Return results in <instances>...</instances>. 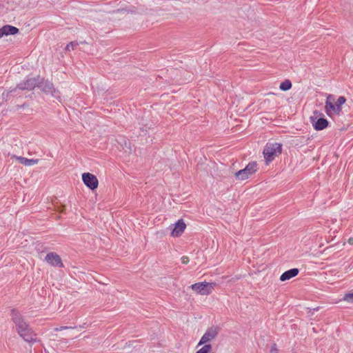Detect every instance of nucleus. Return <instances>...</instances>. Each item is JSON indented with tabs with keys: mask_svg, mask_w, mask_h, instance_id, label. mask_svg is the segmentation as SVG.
<instances>
[{
	"mask_svg": "<svg viewBox=\"0 0 353 353\" xmlns=\"http://www.w3.org/2000/svg\"><path fill=\"white\" fill-rule=\"evenodd\" d=\"M82 180L84 184L90 190H93L97 188L99 181L96 176L89 172H85L82 174Z\"/></svg>",
	"mask_w": 353,
	"mask_h": 353,
	"instance_id": "8",
	"label": "nucleus"
},
{
	"mask_svg": "<svg viewBox=\"0 0 353 353\" xmlns=\"http://www.w3.org/2000/svg\"><path fill=\"white\" fill-rule=\"evenodd\" d=\"M212 350L210 344L204 345L201 349L196 352V353H210Z\"/></svg>",
	"mask_w": 353,
	"mask_h": 353,
	"instance_id": "17",
	"label": "nucleus"
},
{
	"mask_svg": "<svg viewBox=\"0 0 353 353\" xmlns=\"http://www.w3.org/2000/svg\"><path fill=\"white\" fill-rule=\"evenodd\" d=\"M299 272V269L297 268H292L288 271H285L283 272L281 276H280V280L281 281H285L287 280H289L294 276H296Z\"/></svg>",
	"mask_w": 353,
	"mask_h": 353,
	"instance_id": "15",
	"label": "nucleus"
},
{
	"mask_svg": "<svg viewBox=\"0 0 353 353\" xmlns=\"http://www.w3.org/2000/svg\"><path fill=\"white\" fill-rule=\"evenodd\" d=\"M321 115V113H320L318 111H314V115L310 117L314 129L316 130H322L325 129L328 125V121H327V119L324 118L317 119L318 117Z\"/></svg>",
	"mask_w": 353,
	"mask_h": 353,
	"instance_id": "7",
	"label": "nucleus"
},
{
	"mask_svg": "<svg viewBox=\"0 0 353 353\" xmlns=\"http://www.w3.org/2000/svg\"><path fill=\"white\" fill-rule=\"evenodd\" d=\"M334 95L329 94L327 97L325 110L327 114L331 117L334 114H339L341 110V107L336 105Z\"/></svg>",
	"mask_w": 353,
	"mask_h": 353,
	"instance_id": "5",
	"label": "nucleus"
},
{
	"mask_svg": "<svg viewBox=\"0 0 353 353\" xmlns=\"http://www.w3.org/2000/svg\"><path fill=\"white\" fill-rule=\"evenodd\" d=\"M345 101H346V99L344 97H339L335 103L336 104V105L341 107V105H343L345 103Z\"/></svg>",
	"mask_w": 353,
	"mask_h": 353,
	"instance_id": "20",
	"label": "nucleus"
},
{
	"mask_svg": "<svg viewBox=\"0 0 353 353\" xmlns=\"http://www.w3.org/2000/svg\"><path fill=\"white\" fill-rule=\"evenodd\" d=\"M12 319L16 325L19 335L27 342L36 341V334L32 332L29 325L24 321L21 314L13 310Z\"/></svg>",
	"mask_w": 353,
	"mask_h": 353,
	"instance_id": "1",
	"label": "nucleus"
},
{
	"mask_svg": "<svg viewBox=\"0 0 353 353\" xmlns=\"http://www.w3.org/2000/svg\"><path fill=\"white\" fill-rule=\"evenodd\" d=\"M280 89L283 91H287L292 88V83L290 80H285L279 86Z\"/></svg>",
	"mask_w": 353,
	"mask_h": 353,
	"instance_id": "16",
	"label": "nucleus"
},
{
	"mask_svg": "<svg viewBox=\"0 0 353 353\" xmlns=\"http://www.w3.org/2000/svg\"><path fill=\"white\" fill-rule=\"evenodd\" d=\"M126 10L125 9H121V10H118L117 13H125L126 12Z\"/></svg>",
	"mask_w": 353,
	"mask_h": 353,
	"instance_id": "24",
	"label": "nucleus"
},
{
	"mask_svg": "<svg viewBox=\"0 0 353 353\" xmlns=\"http://www.w3.org/2000/svg\"><path fill=\"white\" fill-rule=\"evenodd\" d=\"M214 286L215 283H214L201 282L192 285L191 288L199 294L208 295L212 293Z\"/></svg>",
	"mask_w": 353,
	"mask_h": 353,
	"instance_id": "4",
	"label": "nucleus"
},
{
	"mask_svg": "<svg viewBox=\"0 0 353 353\" xmlns=\"http://www.w3.org/2000/svg\"><path fill=\"white\" fill-rule=\"evenodd\" d=\"M282 152V145L279 143H268L263 150L264 158L267 163L272 161Z\"/></svg>",
	"mask_w": 353,
	"mask_h": 353,
	"instance_id": "2",
	"label": "nucleus"
},
{
	"mask_svg": "<svg viewBox=\"0 0 353 353\" xmlns=\"http://www.w3.org/2000/svg\"><path fill=\"white\" fill-rule=\"evenodd\" d=\"M218 332L216 328L211 327L208 329L200 339L197 346L205 345L207 343L210 342L216 336Z\"/></svg>",
	"mask_w": 353,
	"mask_h": 353,
	"instance_id": "9",
	"label": "nucleus"
},
{
	"mask_svg": "<svg viewBox=\"0 0 353 353\" xmlns=\"http://www.w3.org/2000/svg\"><path fill=\"white\" fill-rule=\"evenodd\" d=\"M38 87L44 92L51 94L55 98L59 97V92L57 90L53 84L48 81L39 80Z\"/></svg>",
	"mask_w": 353,
	"mask_h": 353,
	"instance_id": "6",
	"label": "nucleus"
},
{
	"mask_svg": "<svg viewBox=\"0 0 353 353\" xmlns=\"http://www.w3.org/2000/svg\"><path fill=\"white\" fill-rule=\"evenodd\" d=\"M39 77L37 78H30L26 81L20 83L17 85V88L20 90H33L36 86H38Z\"/></svg>",
	"mask_w": 353,
	"mask_h": 353,
	"instance_id": "10",
	"label": "nucleus"
},
{
	"mask_svg": "<svg viewBox=\"0 0 353 353\" xmlns=\"http://www.w3.org/2000/svg\"><path fill=\"white\" fill-rule=\"evenodd\" d=\"M270 353H279V350L276 347V345L274 343L270 348Z\"/></svg>",
	"mask_w": 353,
	"mask_h": 353,
	"instance_id": "21",
	"label": "nucleus"
},
{
	"mask_svg": "<svg viewBox=\"0 0 353 353\" xmlns=\"http://www.w3.org/2000/svg\"><path fill=\"white\" fill-rule=\"evenodd\" d=\"M78 46V43L77 42H74V41H72L70 43H69L66 47H65V50H68V51H71V50H73L75 49V48Z\"/></svg>",
	"mask_w": 353,
	"mask_h": 353,
	"instance_id": "18",
	"label": "nucleus"
},
{
	"mask_svg": "<svg viewBox=\"0 0 353 353\" xmlns=\"http://www.w3.org/2000/svg\"><path fill=\"white\" fill-rule=\"evenodd\" d=\"M181 262H182V263H183V264H187V263H188V262H189V259H188V257H187V256H183V257L181 258Z\"/></svg>",
	"mask_w": 353,
	"mask_h": 353,
	"instance_id": "23",
	"label": "nucleus"
},
{
	"mask_svg": "<svg viewBox=\"0 0 353 353\" xmlns=\"http://www.w3.org/2000/svg\"><path fill=\"white\" fill-rule=\"evenodd\" d=\"M46 261L54 267H62L63 263L61 257L54 252H50L46 256Z\"/></svg>",
	"mask_w": 353,
	"mask_h": 353,
	"instance_id": "11",
	"label": "nucleus"
},
{
	"mask_svg": "<svg viewBox=\"0 0 353 353\" xmlns=\"http://www.w3.org/2000/svg\"><path fill=\"white\" fill-rule=\"evenodd\" d=\"M348 243H349L350 245H353V237H350V238H349V239H348Z\"/></svg>",
	"mask_w": 353,
	"mask_h": 353,
	"instance_id": "25",
	"label": "nucleus"
},
{
	"mask_svg": "<svg viewBox=\"0 0 353 353\" xmlns=\"http://www.w3.org/2000/svg\"><path fill=\"white\" fill-rule=\"evenodd\" d=\"M186 225L182 219L179 220L173 228L171 236L174 237L179 236L185 230Z\"/></svg>",
	"mask_w": 353,
	"mask_h": 353,
	"instance_id": "12",
	"label": "nucleus"
},
{
	"mask_svg": "<svg viewBox=\"0 0 353 353\" xmlns=\"http://www.w3.org/2000/svg\"><path fill=\"white\" fill-rule=\"evenodd\" d=\"M1 37L6 35H14L19 32V29L14 26L6 25L0 28Z\"/></svg>",
	"mask_w": 353,
	"mask_h": 353,
	"instance_id": "13",
	"label": "nucleus"
},
{
	"mask_svg": "<svg viewBox=\"0 0 353 353\" xmlns=\"http://www.w3.org/2000/svg\"><path fill=\"white\" fill-rule=\"evenodd\" d=\"M72 327L61 326V327H59L54 328V330L55 331H61L63 330L72 329Z\"/></svg>",
	"mask_w": 353,
	"mask_h": 353,
	"instance_id": "22",
	"label": "nucleus"
},
{
	"mask_svg": "<svg viewBox=\"0 0 353 353\" xmlns=\"http://www.w3.org/2000/svg\"><path fill=\"white\" fill-rule=\"evenodd\" d=\"M343 300L350 303H353V293L346 294L344 296Z\"/></svg>",
	"mask_w": 353,
	"mask_h": 353,
	"instance_id": "19",
	"label": "nucleus"
},
{
	"mask_svg": "<svg viewBox=\"0 0 353 353\" xmlns=\"http://www.w3.org/2000/svg\"><path fill=\"white\" fill-rule=\"evenodd\" d=\"M12 158L15 159L20 163H21L24 165H26V166H31V165L37 164L39 162L38 159H27V158H25L23 157H18L16 155H12Z\"/></svg>",
	"mask_w": 353,
	"mask_h": 353,
	"instance_id": "14",
	"label": "nucleus"
},
{
	"mask_svg": "<svg viewBox=\"0 0 353 353\" xmlns=\"http://www.w3.org/2000/svg\"><path fill=\"white\" fill-rule=\"evenodd\" d=\"M257 170V164L256 162H250L248 165L235 173L236 179L238 180H245Z\"/></svg>",
	"mask_w": 353,
	"mask_h": 353,
	"instance_id": "3",
	"label": "nucleus"
}]
</instances>
